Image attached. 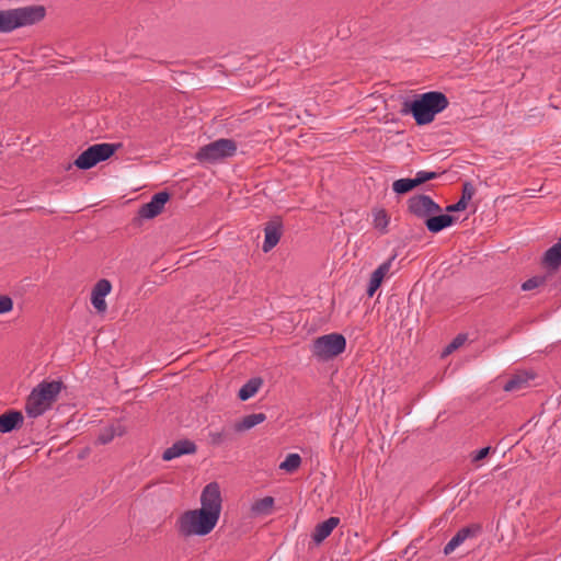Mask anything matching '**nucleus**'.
<instances>
[{"label": "nucleus", "mask_w": 561, "mask_h": 561, "mask_svg": "<svg viewBox=\"0 0 561 561\" xmlns=\"http://www.w3.org/2000/svg\"><path fill=\"white\" fill-rule=\"evenodd\" d=\"M201 504V508L187 511L179 517L178 530L182 536H206L215 528L221 512V495L217 483L204 488Z\"/></svg>", "instance_id": "obj_1"}, {"label": "nucleus", "mask_w": 561, "mask_h": 561, "mask_svg": "<svg viewBox=\"0 0 561 561\" xmlns=\"http://www.w3.org/2000/svg\"><path fill=\"white\" fill-rule=\"evenodd\" d=\"M448 105V98L443 92L430 91L405 99L402 102L400 113L411 115L416 125L423 126L431 124L435 116L446 110Z\"/></svg>", "instance_id": "obj_2"}, {"label": "nucleus", "mask_w": 561, "mask_h": 561, "mask_svg": "<svg viewBox=\"0 0 561 561\" xmlns=\"http://www.w3.org/2000/svg\"><path fill=\"white\" fill-rule=\"evenodd\" d=\"M45 15L46 9L43 5L0 10V33H10L19 27L36 24Z\"/></svg>", "instance_id": "obj_3"}, {"label": "nucleus", "mask_w": 561, "mask_h": 561, "mask_svg": "<svg viewBox=\"0 0 561 561\" xmlns=\"http://www.w3.org/2000/svg\"><path fill=\"white\" fill-rule=\"evenodd\" d=\"M61 388H33L25 401L27 417L36 419L45 414L57 401Z\"/></svg>", "instance_id": "obj_4"}, {"label": "nucleus", "mask_w": 561, "mask_h": 561, "mask_svg": "<svg viewBox=\"0 0 561 561\" xmlns=\"http://www.w3.org/2000/svg\"><path fill=\"white\" fill-rule=\"evenodd\" d=\"M122 146L121 142L92 145L81 152L73 163L80 170H89L99 162L110 159Z\"/></svg>", "instance_id": "obj_5"}, {"label": "nucleus", "mask_w": 561, "mask_h": 561, "mask_svg": "<svg viewBox=\"0 0 561 561\" xmlns=\"http://www.w3.org/2000/svg\"><path fill=\"white\" fill-rule=\"evenodd\" d=\"M346 348V339L341 333H330L317 337L311 347L312 354L322 360L332 359Z\"/></svg>", "instance_id": "obj_6"}, {"label": "nucleus", "mask_w": 561, "mask_h": 561, "mask_svg": "<svg viewBox=\"0 0 561 561\" xmlns=\"http://www.w3.org/2000/svg\"><path fill=\"white\" fill-rule=\"evenodd\" d=\"M237 144L233 139L220 138L199 148L196 159L202 163H215L234 156Z\"/></svg>", "instance_id": "obj_7"}, {"label": "nucleus", "mask_w": 561, "mask_h": 561, "mask_svg": "<svg viewBox=\"0 0 561 561\" xmlns=\"http://www.w3.org/2000/svg\"><path fill=\"white\" fill-rule=\"evenodd\" d=\"M408 213L416 218L424 219L431 215L442 211V207L428 195L416 194L411 196L408 202Z\"/></svg>", "instance_id": "obj_8"}, {"label": "nucleus", "mask_w": 561, "mask_h": 561, "mask_svg": "<svg viewBox=\"0 0 561 561\" xmlns=\"http://www.w3.org/2000/svg\"><path fill=\"white\" fill-rule=\"evenodd\" d=\"M171 194L168 191H161L156 193L150 202L140 206L138 210V216L144 219H152L159 216L163 209L165 204L170 201Z\"/></svg>", "instance_id": "obj_9"}, {"label": "nucleus", "mask_w": 561, "mask_h": 561, "mask_svg": "<svg viewBox=\"0 0 561 561\" xmlns=\"http://www.w3.org/2000/svg\"><path fill=\"white\" fill-rule=\"evenodd\" d=\"M265 239L262 250L267 253L277 245L283 234V222L280 218L276 217L265 224L264 227Z\"/></svg>", "instance_id": "obj_10"}, {"label": "nucleus", "mask_w": 561, "mask_h": 561, "mask_svg": "<svg viewBox=\"0 0 561 561\" xmlns=\"http://www.w3.org/2000/svg\"><path fill=\"white\" fill-rule=\"evenodd\" d=\"M197 450L196 444L191 439H180L164 449L162 459L170 461L184 455H193Z\"/></svg>", "instance_id": "obj_11"}, {"label": "nucleus", "mask_w": 561, "mask_h": 561, "mask_svg": "<svg viewBox=\"0 0 561 561\" xmlns=\"http://www.w3.org/2000/svg\"><path fill=\"white\" fill-rule=\"evenodd\" d=\"M112 284L108 279L102 278L98 280L91 293V304L98 312H105L106 302L105 296L111 293Z\"/></svg>", "instance_id": "obj_12"}, {"label": "nucleus", "mask_w": 561, "mask_h": 561, "mask_svg": "<svg viewBox=\"0 0 561 561\" xmlns=\"http://www.w3.org/2000/svg\"><path fill=\"white\" fill-rule=\"evenodd\" d=\"M394 255L389 260L380 264L370 275V279L367 287V296L373 297L374 294L380 288L385 277L388 275L392 261L394 260Z\"/></svg>", "instance_id": "obj_13"}, {"label": "nucleus", "mask_w": 561, "mask_h": 561, "mask_svg": "<svg viewBox=\"0 0 561 561\" xmlns=\"http://www.w3.org/2000/svg\"><path fill=\"white\" fill-rule=\"evenodd\" d=\"M457 218L450 214H442L436 213L434 215H431L426 220L424 221L427 230L432 233H438L442 230L453 226L456 222Z\"/></svg>", "instance_id": "obj_14"}, {"label": "nucleus", "mask_w": 561, "mask_h": 561, "mask_svg": "<svg viewBox=\"0 0 561 561\" xmlns=\"http://www.w3.org/2000/svg\"><path fill=\"white\" fill-rule=\"evenodd\" d=\"M24 416L18 410H9L0 414V433L7 434L22 426Z\"/></svg>", "instance_id": "obj_15"}, {"label": "nucleus", "mask_w": 561, "mask_h": 561, "mask_svg": "<svg viewBox=\"0 0 561 561\" xmlns=\"http://www.w3.org/2000/svg\"><path fill=\"white\" fill-rule=\"evenodd\" d=\"M541 265L550 272L559 270L561 266V237L543 253Z\"/></svg>", "instance_id": "obj_16"}, {"label": "nucleus", "mask_w": 561, "mask_h": 561, "mask_svg": "<svg viewBox=\"0 0 561 561\" xmlns=\"http://www.w3.org/2000/svg\"><path fill=\"white\" fill-rule=\"evenodd\" d=\"M479 527H463L444 547V554L448 556L460 547L468 538L474 537Z\"/></svg>", "instance_id": "obj_17"}, {"label": "nucleus", "mask_w": 561, "mask_h": 561, "mask_svg": "<svg viewBox=\"0 0 561 561\" xmlns=\"http://www.w3.org/2000/svg\"><path fill=\"white\" fill-rule=\"evenodd\" d=\"M538 375L534 369H516L508 379L501 380L502 386H523L529 381H535Z\"/></svg>", "instance_id": "obj_18"}, {"label": "nucleus", "mask_w": 561, "mask_h": 561, "mask_svg": "<svg viewBox=\"0 0 561 561\" xmlns=\"http://www.w3.org/2000/svg\"><path fill=\"white\" fill-rule=\"evenodd\" d=\"M265 420L266 415L264 413L249 414L243 416L241 420L234 422V424L232 425V430L236 433H244L252 430L256 425L263 423Z\"/></svg>", "instance_id": "obj_19"}, {"label": "nucleus", "mask_w": 561, "mask_h": 561, "mask_svg": "<svg viewBox=\"0 0 561 561\" xmlns=\"http://www.w3.org/2000/svg\"><path fill=\"white\" fill-rule=\"evenodd\" d=\"M339 523L340 519L337 517H330L323 523L318 524L312 533V540L317 545L321 543L331 535V533L339 525Z\"/></svg>", "instance_id": "obj_20"}, {"label": "nucleus", "mask_w": 561, "mask_h": 561, "mask_svg": "<svg viewBox=\"0 0 561 561\" xmlns=\"http://www.w3.org/2000/svg\"><path fill=\"white\" fill-rule=\"evenodd\" d=\"M207 437L209 445L214 447H219L232 440L230 428L226 426L221 428L209 430Z\"/></svg>", "instance_id": "obj_21"}, {"label": "nucleus", "mask_w": 561, "mask_h": 561, "mask_svg": "<svg viewBox=\"0 0 561 561\" xmlns=\"http://www.w3.org/2000/svg\"><path fill=\"white\" fill-rule=\"evenodd\" d=\"M273 505L274 499L272 496H265L252 504L251 512L255 516L267 515L271 513Z\"/></svg>", "instance_id": "obj_22"}, {"label": "nucleus", "mask_w": 561, "mask_h": 561, "mask_svg": "<svg viewBox=\"0 0 561 561\" xmlns=\"http://www.w3.org/2000/svg\"><path fill=\"white\" fill-rule=\"evenodd\" d=\"M417 186L419 185H417V182L415 181V178L399 179L392 183V190L398 195L407 194V193L413 191Z\"/></svg>", "instance_id": "obj_23"}, {"label": "nucleus", "mask_w": 561, "mask_h": 561, "mask_svg": "<svg viewBox=\"0 0 561 561\" xmlns=\"http://www.w3.org/2000/svg\"><path fill=\"white\" fill-rule=\"evenodd\" d=\"M125 433V428L121 425H111L105 427L99 435L98 440L101 444H107L113 440L116 436H122Z\"/></svg>", "instance_id": "obj_24"}, {"label": "nucleus", "mask_w": 561, "mask_h": 561, "mask_svg": "<svg viewBox=\"0 0 561 561\" xmlns=\"http://www.w3.org/2000/svg\"><path fill=\"white\" fill-rule=\"evenodd\" d=\"M301 463V457L298 454H288L283 462H280L279 468L287 472H294L299 468Z\"/></svg>", "instance_id": "obj_25"}, {"label": "nucleus", "mask_w": 561, "mask_h": 561, "mask_svg": "<svg viewBox=\"0 0 561 561\" xmlns=\"http://www.w3.org/2000/svg\"><path fill=\"white\" fill-rule=\"evenodd\" d=\"M389 224V216L385 209H380L375 214L374 217V226L381 232L387 231V226Z\"/></svg>", "instance_id": "obj_26"}, {"label": "nucleus", "mask_w": 561, "mask_h": 561, "mask_svg": "<svg viewBox=\"0 0 561 561\" xmlns=\"http://www.w3.org/2000/svg\"><path fill=\"white\" fill-rule=\"evenodd\" d=\"M467 340L466 334H458L442 352V357L450 355L454 351L458 350Z\"/></svg>", "instance_id": "obj_27"}, {"label": "nucleus", "mask_w": 561, "mask_h": 561, "mask_svg": "<svg viewBox=\"0 0 561 561\" xmlns=\"http://www.w3.org/2000/svg\"><path fill=\"white\" fill-rule=\"evenodd\" d=\"M440 175V173L435 171H419L415 174V181L417 182V185H422L428 181L435 180Z\"/></svg>", "instance_id": "obj_28"}, {"label": "nucleus", "mask_w": 561, "mask_h": 561, "mask_svg": "<svg viewBox=\"0 0 561 561\" xmlns=\"http://www.w3.org/2000/svg\"><path fill=\"white\" fill-rule=\"evenodd\" d=\"M546 283L545 276H534L522 284L523 290H533Z\"/></svg>", "instance_id": "obj_29"}, {"label": "nucleus", "mask_w": 561, "mask_h": 561, "mask_svg": "<svg viewBox=\"0 0 561 561\" xmlns=\"http://www.w3.org/2000/svg\"><path fill=\"white\" fill-rule=\"evenodd\" d=\"M474 193H476V188L471 184V182H465L462 184V192H461L460 201L463 202L468 206V203H469V201H471Z\"/></svg>", "instance_id": "obj_30"}, {"label": "nucleus", "mask_w": 561, "mask_h": 561, "mask_svg": "<svg viewBox=\"0 0 561 561\" xmlns=\"http://www.w3.org/2000/svg\"><path fill=\"white\" fill-rule=\"evenodd\" d=\"M13 308V300L9 296H0V314L11 311Z\"/></svg>", "instance_id": "obj_31"}, {"label": "nucleus", "mask_w": 561, "mask_h": 561, "mask_svg": "<svg viewBox=\"0 0 561 561\" xmlns=\"http://www.w3.org/2000/svg\"><path fill=\"white\" fill-rule=\"evenodd\" d=\"M257 390L259 388H240L238 397L241 401H245L252 398Z\"/></svg>", "instance_id": "obj_32"}, {"label": "nucleus", "mask_w": 561, "mask_h": 561, "mask_svg": "<svg viewBox=\"0 0 561 561\" xmlns=\"http://www.w3.org/2000/svg\"><path fill=\"white\" fill-rule=\"evenodd\" d=\"M466 208H467V205L459 199L457 203L448 205L446 207V211H447V214H450V213L462 211Z\"/></svg>", "instance_id": "obj_33"}, {"label": "nucleus", "mask_w": 561, "mask_h": 561, "mask_svg": "<svg viewBox=\"0 0 561 561\" xmlns=\"http://www.w3.org/2000/svg\"><path fill=\"white\" fill-rule=\"evenodd\" d=\"M490 447H483L479 450H477L473 456H472V461H480L482 459H484L488 454L490 453Z\"/></svg>", "instance_id": "obj_34"}, {"label": "nucleus", "mask_w": 561, "mask_h": 561, "mask_svg": "<svg viewBox=\"0 0 561 561\" xmlns=\"http://www.w3.org/2000/svg\"><path fill=\"white\" fill-rule=\"evenodd\" d=\"M265 382L263 377H252L243 382L242 386H262Z\"/></svg>", "instance_id": "obj_35"}, {"label": "nucleus", "mask_w": 561, "mask_h": 561, "mask_svg": "<svg viewBox=\"0 0 561 561\" xmlns=\"http://www.w3.org/2000/svg\"><path fill=\"white\" fill-rule=\"evenodd\" d=\"M37 386H43V387H46V386H64V382L61 379H56V380H42L41 382H38Z\"/></svg>", "instance_id": "obj_36"}, {"label": "nucleus", "mask_w": 561, "mask_h": 561, "mask_svg": "<svg viewBox=\"0 0 561 561\" xmlns=\"http://www.w3.org/2000/svg\"><path fill=\"white\" fill-rule=\"evenodd\" d=\"M185 377H186V376H181L180 374H174V375L172 376V378H175L176 380H175L174 382H172L170 386L176 387V386H179L180 383L185 382V380H184V378H185Z\"/></svg>", "instance_id": "obj_37"}]
</instances>
